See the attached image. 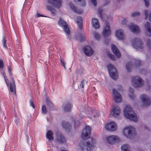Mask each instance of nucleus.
<instances>
[{
  "label": "nucleus",
  "mask_w": 151,
  "mask_h": 151,
  "mask_svg": "<svg viewBox=\"0 0 151 151\" xmlns=\"http://www.w3.org/2000/svg\"><path fill=\"white\" fill-rule=\"evenodd\" d=\"M124 115L125 117L135 122L138 121L137 116L133 111L132 108L129 105H127L124 110Z\"/></svg>",
  "instance_id": "f257e3e1"
},
{
  "label": "nucleus",
  "mask_w": 151,
  "mask_h": 151,
  "mask_svg": "<svg viewBox=\"0 0 151 151\" xmlns=\"http://www.w3.org/2000/svg\"><path fill=\"white\" fill-rule=\"evenodd\" d=\"M95 143V139L91 138L88 141L81 142L80 146L82 151H91L94 147Z\"/></svg>",
  "instance_id": "f03ea898"
},
{
  "label": "nucleus",
  "mask_w": 151,
  "mask_h": 151,
  "mask_svg": "<svg viewBox=\"0 0 151 151\" xmlns=\"http://www.w3.org/2000/svg\"><path fill=\"white\" fill-rule=\"evenodd\" d=\"M123 132L124 135L128 138L133 137L136 134L135 129L132 127L125 128Z\"/></svg>",
  "instance_id": "7ed1b4c3"
},
{
  "label": "nucleus",
  "mask_w": 151,
  "mask_h": 151,
  "mask_svg": "<svg viewBox=\"0 0 151 151\" xmlns=\"http://www.w3.org/2000/svg\"><path fill=\"white\" fill-rule=\"evenodd\" d=\"M107 68L110 76L113 79L116 80L118 78V73L114 65L109 64L107 66Z\"/></svg>",
  "instance_id": "20e7f679"
},
{
  "label": "nucleus",
  "mask_w": 151,
  "mask_h": 151,
  "mask_svg": "<svg viewBox=\"0 0 151 151\" xmlns=\"http://www.w3.org/2000/svg\"><path fill=\"white\" fill-rule=\"evenodd\" d=\"M132 84L135 87H141L144 85V81L140 78L138 76L132 77Z\"/></svg>",
  "instance_id": "39448f33"
},
{
  "label": "nucleus",
  "mask_w": 151,
  "mask_h": 151,
  "mask_svg": "<svg viewBox=\"0 0 151 151\" xmlns=\"http://www.w3.org/2000/svg\"><path fill=\"white\" fill-rule=\"evenodd\" d=\"M132 44L133 47L137 49H142L144 47L143 42L141 39L138 38H135L133 40Z\"/></svg>",
  "instance_id": "423d86ee"
},
{
  "label": "nucleus",
  "mask_w": 151,
  "mask_h": 151,
  "mask_svg": "<svg viewBox=\"0 0 151 151\" xmlns=\"http://www.w3.org/2000/svg\"><path fill=\"white\" fill-rule=\"evenodd\" d=\"M91 128L88 126H86L83 129L81 134V138L84 139H87L90 137L91 134Z\"/></svg>",
  "instance_id": "0eeeda50"
},
{
  "label": "nucleus",
  "mask_w": 151,
  "mask_h": 151,
  "mask_svg": "<svg viewBox=\"0 0 151 151\" xmlns=\"http://www.w3.org/2000/svg\"><path fill=\"white\" fill-rule=\"evenodd\" d=\"M112 96L114 101L118 103L122 100V96L121 94L115 89L113 90Z\"/></svg>",
  "instance_id": "6e6552de"
},
{
  "label": "nucleus",
  "mask_w": 151,
  "mask_h": 151,
  "mask_svg": "<svg viewBox=\"0 0 151 151\" xmlns=\"http://www.w3.org/2000/svg\"><path fill=\"white\" fill-rule=\"evenodd\" d=\"M58 23L59 26L63 27L64 31L68 35H69L70 33V30L66 22L60 18L58 22Z\"/></svg>",
  "instance_id": "1a4fd4ad"
},
{
  "label": "nucleus",
  "mask_w": 151,
  "mask_h": 151,
  "mask_svg": "<svg viewBox=\"0 0 151 151\" xmlns=\"http://www.w3.org/2000/svg\"><path fill=\"white\" fill-rule=\"evenodd\" d=\"M140 99L142 102L144 106H149L151 101L149 96L146 94H142L140 97Z\"/></svg>",
  "instance_id": "9d476101"
},
{
  "label": "nucleus",
  "mask_w": 151,
  "mask_h": 151,
  "mask_svg": "<svg viewBox=\"0 0 151 151\" xmlns=\"http://www.w3.org/2000/svg\"><path fill=\"white\" fill-rule=\"evenodd\" d=\"M108 142L110 144H114L116 142L120 141V139L117 136L112 135L106 138Z\"/></svg>",
  "instance_id": "9b49d317"
},
{
  "label": "nucleus",
  "mask_w": 151,
  "mask_h": 151,
  "mask_svg": "<svg viewBox=\"0 0 151 151\" xmlns=\"http://www.w3.org/2000/svg\"><path fill=\"white\" fill-rule=\"evenodd\" d=\"M111 33L110 27L109 23L106 22L104 27V30L102 32V35L104 37H106L110 35Z\"/></svg>",
  "instance_id": "f8f14e48"
},
{
  "label": "nucleus",
  "mask_w": 151,
  "mask_h": 151,
  "mask_svg": "<svg viewBox=\"0 0 151 151\" xmlns=\"http://www.w3.org/2000/svg\"><path fill=\"white\" fill-rule=\"evenodd\" d=\"M105 128L108 131H114L117 129V125L114 122H111L106 125Z\"/></svg>",
  "instance_id": "ddd939ff"
},
{
  "label": "nucleus",
  "mask_w": 151,
  "mask_h": 151,
  "mask_svg": "<svg viewBox=\"0 0 151 151\" xmlns=\"http://www.w3.org/2000/svg\"><path fill=\"white\" fill-rule=\"evenodd\" d=\"M48 3L55 7L59 8L62 6L61 0H47Z\"/></svg>",
  "instance_id": "4468645a"
},
{
  "label": "nucleus",
  "mask_w": 151,
  "mask_h": 151,
  "mask_svg": "<svg viewBox=\"0 0 151 151\" xmlns=\"http://www.w3.org/2000/svg\"><path fill=\"white\" fill-rule=\"evenodd\" d=\"M120 112V109L118 106L115 107L114 105L113 106V109L111 112V115L114 117L119 116Z\"/></svg>",
  "instance_id": "2eb2a0df"
},
{
  "label": "nucleus",
  "mask_w": 151,
  "mask_h": 151,
  "mask_svg": "<svg viewBox=\"0 0 151 151\" xmlns=\"http://www.w3.org/2000/svg\"><path fill=\"white\" fill-rule=\"evenodd\" d=\"M144 26L147 35L151 36V24L149 22H147L145 24Z\"/></svg>",
  "instance_id": "dca6fc26"
},
{
  "label": "nucleus",
  "mask_w": 151,
  "mask_h": 151,
  "mask_svg": "<svg viewBox=\"0 0 151 151\" xmlns=\"http://www.w3.org/2000/svg\"><path fill=\"white\" fill-rule=\"evenodd\" d=\"M11 81L10 82L9 89L13 93L16 94V86L14 79L11 78Z\"/></svg>",
  "instance_id": "f3484780"
},
{
  "label": "nucleus",
  "mask_w": 151,
  "mask_h": 151,
  "mask_svg": "<svg viewBox=\"0 0 151 151\" xmlns=\"http://www.w3.org/2000/svg\"><path fill=\"white\" fill-rule=\"evenodd\" d=\"M111 49L114 54L117 56L118 58L121 57V53L117 47L115 45L113 44H111Z\"/></svg>",
  "instance_id": "a211bd4d"
},
{
  "label": "nucleus",
  "mask_w": 151,
  "mask_h": 151,
  "mask_svg": "<svg viewBox=\"0 0 151 151\" xmlns=\"http://www.w3.org/2000/svg\"><path fill=\"white\" fill-rule=\"evenodd\" d=\"M84 53L86 55L88 56H91L93 53V50L89 46H86L84 49Z\"/></svg>",
  "instance_id": "6ab92c4d"
},
{
  "label": "nucleus",
  "mask_w": 151,
  "mask_h": 151,
  "mask_svg": "<svg viewBox=\"0 0 151 151\" xmlns=\"http://www.w3.org/2000/svg\"><path fill=\"white\" fill-rule=\"evenodd\" d=\"M56 141L60 144H63L66 142V140L64 136L61 134H58L56 138Z\"/></svg>",
  "instance_id": "aec40b11"
},
{
  "label": "nucleus",
  "mask_w": 151,
  "mask_h": 151,
  "mask_svg": "<svg viewBox=\"0 0 151 151\" xmlns=\"http://www.w3.org/2000/svg\"><path fill=\"white\" fill-rule=\"evenodd\" d=\"M116 35L119 40H123L124 38L123 31L121 29L118 30L116 31Z\"/></svg>",
  "instance_id": "412c9836"
},
{
  "label": "nucleus",
  "mask_w": 151,
  "mask_h": 151,
  "mask_svg": "<svg viewBox=\"0 0 151 151\" xmlns=\"http://www.w3.org/2000/svg\"><path fill=\"white\" fill-rule=\"evenodd\" d=\"M71 104L70 103L65 104H63V108L64 111L66 112H69L71 111Z\"/></svg>",
  "instance_id": "4be33fe9"
},
{
  "label": "nucleus",
  "mask_w": 151,
  "mask_h": 151,
  "mask_svg": "<svg viewBox=\"0 0 151 151\" xmlns=\"http://www.w3.org/2000/svg\"><path fill=\"white\" fill-rule=\"evenodd\" d=\"M92 26L95 29H98L99 27L98 20L96 18H93L92 19Z\"/></svg>",
  "instance_id": "5701e85b"
},
{
  "label": "nucleus",
  "mask_w": 151,
  "mask_h": 151,
  "mask_svg": "<svg viewBox=\"0 0 151 151\" xmlns=\"http://www.w3.org/2000/svg\"><path fill=\"white\" fill-rule=\"evenodd\" d=\"M70 6L71 9L75 12L78 14H81L83 11L79 9H76L75 6L72 3L70 4Z\"/></svg>",
  "instance_id": "b1692460"
},
{
  "label": "nucleus",
  "mask_w": 151,
  "mask_h": 151,
  "mask_svg": "<svg viewBox=\"0 0 151 151\" xmlns=\"http://www.w3.org/2000/svg\"><path fill=\"white\" fill-rule=\"evenodd\" d=\"M46 9L51 12V14L53 16L56 15V11L53 7L47 5Z\"/></svg>",
  "instance_id": "393cba45"
},
{
  "label": "nucleus",
  "mask_w": 151,
  "mask_h": 151,
  "mask_svg": "<svg viewBox=\"0 0 151 151\" xmlns=\"http://www.w3.org/2000/svg\"><path fill=\"white\" fill-rule=\"evenodd\" d=\"M82 19L81 17L80 16L77 17V22L78 24L79 28L80 29H82Z\"/></svg>",
  "instance_id": "a878e982"
},
{
  "label": "nucleus",
  "mask_w": 151,
  "mask_h": 151,
  "mask_svg": "<svg viewBox=\"0 0 151 151\" xmlns=\"http://www.w3.org/2000/svg\"><path fill=\"white\" fill-rule=\"evenodd\" d=\"M129 28L131 31L134 32H139V27L137 26L133 25L132 24L129 27Z\"/></svg>",
  "instance_id": "bb28decb"
},
{
  "label": "nucleus",
  "mask_w": 151,
  "mask_h": 151,
  "mask_svg": "<svg viewBox=\"0 0 151 151\" xmlns=\"http://www.w3.org/2000/svg\"><path fill=\"white\" fill-rule=\"evenodd\" d=\"M53 134L52 132L50 130H49L47 132L46 134L47 137L49 140L50 141L53 140L54 138L52 137Z\"/></svg>",
  "instance_id": "cd10ccee"
},
{
  "label": "nucleus",
  "mask_w": 151,
  "mask_h": 151,
  "mask_svg": "<svg viewBox=\"0 0 151 151\" xmlns=\"http://www.w3.org/2000/svg\"><path fill=\"white\" fill-rule=\"evenodd\" d=\"M149 11L148 10H145V11L144 14L145 16V19H146L148 17L149 20L151 22V12L148 14Z\"/></svg>",
  "instance_id": "c85d7f7f"
},
{
  "label": "nucleus",
  "mask_w": 151,
  "mask_h": 151,
  "mask_svg": "<svg viewBox=\"0 0 151 151\" xmlns=\"http://www.w3.org/2000/svg\"><path fill=\"white\" fill-rule=\"evenodd\" d=\"M62 126L66 129H70L71 127L70 124L68 122L63 121L62 122Z\"/></svg>",
  "instance_id": "c756f323"
},
{
  "label": "nucleus",
  "mask_w": 151,
  "mask_h": 151,
  "mask_svg": "<svg viewBox=\"0 0 151 151\" xmlns=\"http://www.w3.org/2000/svg\"><path fill=\"white\" fill-rule=\"evenodd\" d=\"M134 90L133 89L131 88H129V97L132 99H133L135 98V96L133 93Z\"/></svg>",
  "instance_id": "7c9ffc66"
},
{
  "label": "nucleus",
  "mask_w": 151,
  "mask_h": 151,
  "mask_svg": "<svg viewBox=\"0 0 151 151\" xmlns=\"http://www.w3.org/2000/svg\"><path fill=\"white\" fill-rule=\"evenodd\" d=\"M132 66V63L131 62H129L126 64V68L128 72H130L131 71Z\"/></svg>",
  "instance_id": "2f4dec72"
},
{
  "label": "nucleus",
  "mask_w": 151,
  "mask_h": 151,
  "mask_svg": "<svg viewBox=\"0 0 151 151\" xmlns=\"http://www.w3.org/2000/svg\"><path fill=\"white\" fill-rule=\"evenodd\" d=\"M79 38H77L80 40V41H82L83 40H85L86 38L85 36V35L84 33H80L78 35Z\"/></svg>",
  "instance_id": "473e14b6"
},
{
  "label": "nucleus",
  "mask_w": 151,
  "mask_h": 151,
  "mask_svg": "<svg viewBox=\"0 0 151 151\" xmlns=\"http://www.w3.org/2000/svg\"><path fill=\"white\" fill-rule=\"evenodd\" d=\"M93 34L95 38L98 40H99L101 37V35L96 32H94Z\"/></svg>",
  "instance_id": "72a5a7b5"
},
{
  "label": "nucleus",
  "mask_w": 151,
  "mask_h": 151,
  "mask_svg": "<svg viewBox=\"0 0 151 151\" xmlns=\"http://www.w3.org/2000/svg\"><path fill=\"white\" fill-rule=\"evenodd\" d=\"M91 113L92 115L94 117H97L99 116V112H96L94 110H92L91 111Z\"/></svg>",
  "instance_id": "f704fd0d"
},
{
  "label": "nucleus",
  "mask_w": 151,
  "mask_h": 151,
  "mask_svg": "<svg viewBox=\"0 0 151 151\" xmlns=\"http://www.w3.org/2000/svg\"><path fill=\"white\" fill-rule=\"evenodd\" d=\"M107 53L109 57L113 60H116V58L114 56L112 55L111 53L108 52H107Z\"/></svg>",
  "instance_id": "c9c22d12"
},
{
  "label": "nucleus",
  "mask_w": 151,
  "mask_h": 151,
  "mask_svg": "<svg viewBox=\"0 0 151 151\" xmlns=\"http://www.w3.org/2000/svg\"><path fill=\"white\" fill-rule=\"evenodd\" d=\"M141 65V62L139 60H136L135 63V66L137 68L140 66Z\"/></svg>",
  "instance_id": "e433bc0d"
},
{
  "label": "nucleus",
  "mask_w": 151,
  "mask_h": 151,
  "mask_svg": "<svg viewBox=\"0 0 151 151\" xmlns=\"http://www.w3.org/2000/svg\"><path fill=\"white\" fill-rule=\"evenodd\" d=\"M42 112L43 114H46L47 113V110L46 107L45 105H43L42 106Z\"/></svg>",
  "instance_id": "4c0bfd02"
},
{
  "label": "nucleus",
  "mask_w": 151,
  "mask_h": 151,
  "mask_svg": "<svg viewBox=\"0 0 151 151\" xmlns=\"http://www.w3.org/2000/svg\"><path fill=\"white\" fill-rule=\"evenodd\" d=\"M6 40L5 37H4L3 39V46L4 48L7 49V47L6 43Z\"/></svg>",
  "instance_id": "58836bf2"
},
{
  "label": "nucleus",
  "mask_w": 151,
  "mask_h": 151,
  "mask_svg": "<svg viewBox=\"0 0 151 151\" xmlns=\"http://www.w3.org/2000/svg\"><path fill=\"white\" fill-rule=\"evenodd\" d=\"M2 75L4 77L5 82L6 84V85L7 86H8L9 85V81L8 79H6V77L5 76L6 75L4 73H2Z\"/></svg>",
  "instance_id": "ea45409f"
},
{
  "label": "nucleus",
  "mask_w": 151,
  "mask_h": 151,
  "mask_svg": "<svg viewBox=\"0 0 151 151\" xmlns=\"http://www.w3.org/2000/svg\"><path fill=\"white\" fill-rule=\"evenodd\" d=\"M147 44L150 49L151 50V40L149 39L147 40Z\"/></svg>",
  "instance_id": "a19ab883"
},
{
  "label": "nucleus",
  "mask_w": 151,
  "mask_h": 151,
  "mask_svg": "<svg viewBox=\"0 0 151 151\" xmlns=\"http://www.w3.org/2000/svg\"><path fill=\"white\" fill-rule=\"evenodd\" d=\"M102 9L101 8H99L98 10V12L99 14V16L102 18Z\"/></svg>",
  "instance_id": "79ce46f5"
},
{
  "label": "nucleus",
  "mask_w": 151,
  "mask_h": 151,
  "mask_svg": "<svg viewBox=\"0 0 151 151\" xmlns=\"http://www.w3.org/2000/svg\"><path fill=\"white\" fill-rule=\"evenodd\" d=\"M139 14L140 13L139 12H135L132 13L131 14V16L133 17H135L136 16L139 15Z\"/></svg>",
  "instance_id": "37998d69"
},
{
  "label": "nucleus",
  "mask_w": 151,
  "mask_h": 151,
  "mask_svg": "<svg viewBox=\"0 0 151 151\" xmlns=\"http://www.w3.org/2000/svg\"><path fill=\"white\" fill-rule=\"evenodd\" d=\"M145 4L147 7H148L150 5V1L149 0H144Z\"/></svg>",
  "instance_id": "c03bdc74"
},
{
  "label": "nucleus",
  "mask_w": 151,
  "mask_h": 151,
  "mask_svg": "<svg viewBox=\"0 0 151 151\" xmlns=\"http://www.w3.org/2000/svg\"><path fill=\"white\" fill-rule=\"evenodd\" d=\"M46 101L48 105L50 107H52V104L50 100L47 99Z\"/></svg>",
  "instance_id": "a18cd8bd"
},
{
  "label": "nucleus",
  "mask_w": 151,
  "mask_h": 151,
  "mask_svg": "<svg viewBox=\"0 0 151 151\" xmlns=\"http://www.w3.org/2000/svg\"><path fill=\"white\" fill-rule=\"evenodd\" d=\"M91 3L95 6H97V3L96 0H91Z\"/></svg>",
  "instance_id": "49530a36"
},
{
  "label": "nucleus",
  "mask_w": 151,
  "mask_h": 151,
  "mask_svg": "<svg viewBox=\"0 0 151 151\" xmlns=\"http://www.w3.org/2000/svg\"><path fill=\"white\" fill-rule=\"evenodd\" d=\"M4 64L3 61L1 60H0V68H2L4 67Z\"/></svg>",
  "instance_id": "de8ad7c7"
},
{
  "label": "nucleus",
  "mask_w": 151,
  "mask_h": 151,
  "mask_svg": "<svg viewBox=\"0 0 151 151\" xmlns=\"http://www.w3.org/2000/svg\"><path fill=\"white\" fill-rule=\"evenodd\" d=\"M127 21L126 19H124L122 21V24H125L127 22Z\"/></svg>",
  "instance_id": "09e8293b"
},
{
  "label": "nucleus",
  "mask_w": 151,
  "mask_h": 151,
  "mask_svg": "<svg viewBox=\"0 0 151 151\" xmlns=\"http://www.w3.org/2000/svg\"><path fill=\"white\" fill-rule=\"evenodd\" d=\"M30 105L32 106V107L33 108H35V105L34 104L33 101L32 100H31L30 101Z\"/></svg>",
  "instance_id": "8fccbe9b"
},
{
  "label": "nucleus",
  "mask_w": 151,
  "mask_h": 151,
  "mask_svg": "<svg viewBox=\"0 0 151 151\" xmlns=\"http://www.w3.org/2000/svg\"><path fill=\"white\" fill-rule=\"evenodd\" d=\"M80 2H81V5L82 6H84L86 5V2L84 0H82V1Z\"/></svg>",
  "instance_id": "3c124183"
},
{
  "label": "nucleus",
  "mask_w": 151,
  "mask_h": 151,
  "mask_svg": "<svg viewBox=\"0 0 151 151\" xmlns=\"http://www.w3.org/2000/svg\"><path fill=\"white\" fill-rule=\"evenodd\" d=\"M60 62H61V63L62 65L63 66V67L65 69V64L63 62V60L62 59H61Z\"/></svg>",
  "instance_id": "603ef678"
},
{
  "label": "nucleus",
  "mask_w": 151,
  "mask_h": 151,
  "mask_svg": "<svg viewBox=\"0 0 151 151\" xmlns=\"http://www.w3.org/2000/svg\"><path fill=\"white\" fill-rule=\"evenodd\" d=\"M109 40L108 39H106L105 41V43L106 45H108L109 43Z\"/></svg>",
  "instance_id": "864d4df0"
},
{
  "label": "nucleus",
  "mask_w": 151,
  "mask_h": 151,
  "mask_svg": "<svg viewBox=\"0 0 151 151\" xmlns=\"http://www.w3.org/2000/svg\"><path fill=\"white\" fill-rule=\"evenodd\" d=\"M84 81V80H83L82 81H81V85H80V86H81L82 88H84V83H83V82Z\"/></svg>",
  "instance_id": "5fc2aeb1"
},
{
  "label": "nucleus",
  "mask_w": 151,
  "mask_h": 151,
  "mask_svg": "<svg viewBox=\"0 0 151 151\" xmlns=\"http://www.w3.org/2000/svg\"><path fill=\"white\" fill-rule=\"evenodd\" d=\"M37 16L36 17H46V16H44L43 15H41L40 14H39L38 13H37Z\"/></svg>",
  "instance_id": "6e6d98bb"
},
{
  "label": "nucleus",
  "mask_w": 151,
  "mask_h": 151,
  "mask_svg": "<svg viewBox=\"0 0 151 151\" xmlns=\"http://www.w3.org/2000/svg\"><path fill=\"white\" fill-rule=\"evenodd\" d=\"M104 2H106V3L105 4V5H106V4L109 3V0H104Z\"/></svg>",
  "instance_id": "4d7b16f0"
},
{
  "label": "nucleus",
  "mask_w": 151,
  "mask_h": 151,
  "mask_svg": "<svg viewBox=\"0 0 151 151\" xmlns=\"http://www.w3.org/2000/svg\"><path fill=\"white\" fill-rule=\"evenodd\" d=\"M74 1L76 2H81L82 1V0H74Z\"/></svg>",
  "instance_id": "13d9d810"
},
{
  "label": "nucleus",
  "mask_w": 151,
  "mask_h": 151,
  "mask_svg": "<svg viewBox=\"0 0 151 151\" xmlns=\"http://www.w3.org/2000/svg\"><path fill=\"white\" fill-rule=\"evenodd\" d=\"M61 151H66V150H62Z\"/></svg>",
  "instance_id": "bf43d9fd"
},
{
  "label": "nucleus",
  "mask_w": 151,
  "mask_h": 151,
  "mask_svg": "<svg viewBox=\"0 0 151 151\" xmlns=\"http://www.w3.org/2000/svg\"><path fill=\"white\" fill-rule=\"evenodd\" d=\"M148 87L149 88H150V86L149 85H148Z\"/></svg>",
  "instance_id": "052dcab7"
},
{
  "label": "nucleus",
  "mask_w": 151,
  "mask_h": 151,
  "mask_svg": "<svg viewBox=\"0 0 151 151\" xmlns=\"http://www.w3.org/2000/svg\"><path fill=\"white\" fill-rule=\"evenodd\" d=\"M8 70L9 72L11 71L10 69L9 68V69Z\"/></svg>",
  "instance_id": "680f3d73"
},
{
  "label": "nucleus",
  "mask_w": 151,
  "mask_h": 151,
  "mask_svg": "<svg viewBox=\"0 0 151 151\" xmlns=\"http://www.w3.org/2000/svg\"><path fill=\"white\" fill-rule=\"evenodd\" d=\"M118 1H121V0H117Z\"/></svg>",
  "instance_id": "e2e57ef3"
},
{
  "label": "nucleus",
  "mask_w": 151,
  "mask_h": 151,
  "mask_svg": "<svg viewBox=\"0 0 151 151\" xmlns=\"http://www.w3.org/2000/svg\"><path fill=\"white\" fill-rule=\"evenodd\" d=\"M139 151H142V150H139Z\"/></svg>",
  "instance_id": "0e129e2a"
}]
</instances>
